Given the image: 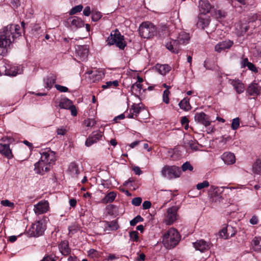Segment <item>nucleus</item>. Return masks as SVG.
Returning <instances> with one entry per match:
<instances>
[{
  "mask_svg": "<svg viewBox=\"0 0 261 261\" xmlns=\"http://www.w3.org/2000/svg\"><path fill=\"white\" fill-rule=\"evenodd\" d=\"M21 35V28L18 24H9L4 28L0 34V55L4 56L13 41Z\"/></svg>",
  "mask_w": 261,
  "mask_h": 261,
  "instance_id": "obj_1",
  "label": "nucleus"
},
{
  "mask_svg": "<svg viewBox=\"0 0 261 261\" xmlns=\"http://www.w3.org/2000/svg\"><path fill=\"white\" fill-rule=\"evenodd\" d=\"M171 41L167 43L166 48L171 52L178 54L179 51V45L186 44L189 43L190 39V34L181 31L178 33L176 39L171 38Z\"/></svg>",
  "mask_w": 261,
  "mask_h": 261,
  "instance_id": "obj_2",
  "label": "nucleus"
},
{
  "mask_svg": "<svg viewBox=\"0 0 261 261\" xmlns=\"http://www.w3.org/2000/svg\"><path fill=\"white\" fill-rule=\"evenodd\" d=\"M180 236L178 231L173 228L168 230L162 237V243L165 248L171 249L174 248L179 242Z\"/></svg>",
  "mask_w": 261,
  "mask_h": 261,
  "instance_id": "obj_3",
  "label": "nucleus"
},
{
  "mask_svg": "<svg viewBox=\"0 0 261 261\" xmlns=\"http://www.w3.org/2000/svg\"><path fill=\"white\" fill-rule=\"evenodd\" d=\"M156 28L149 21L142 22L139 28L140 36L143 38H150L156 34Z\"/></svg>",
  "mask_w": 261,
  "mask_h": 261,
  "instance_id": "obj_4",
  "label": "nucleus"
},
{
  "mask_svg": "<svg viewBox=\"0 0 261 261\" xmlns=\"http://www.w3.org/2000/svg\"><path fill=\"white\" fill-rule=\"evenodd\" d=\"M107 41L108 44L110 45L116 44L121 49H124L126 45L123 36L121 35L117 29L111 32Z\"/></svg>",
  "mask_w": 261,
  "mask_h": 261,
  "instance_id": "obj_5",
  "label": "nucleus"
},
{
  "mask_svg": "<svg viewBox=\"0 0 261 261\" xmlns=\"http://www.w3.org/2000/svg\"><path fill=\"white\" fill-rule=\"evenodd\" d=\"M161 173L164 177L172 179L179 177L181 171L178 166L166 165L163 167Z\"/></svg>",
  "mask_w": 261,
  "mask_h": 261,
  "instance_id": "obj_6",
  "label": "nucleus"
},
{
  "mask_svg": "<svg viewBox=\"0 0 261 261\" xmlns=\"http://www.w3.org/2000/svg\"><path fill=\"white\" fill-rule=\"evenodd\" d=\"M40 154L41 155L40 159L41 161L45 162L46 164H48L50 166L55 163L57 160L56 153L54 151L51 150L50 148H45L42 149Z\"/></svg>",
  "mask_w": 261,
  "mask_h": 261,
  "instance_id": "obj_7",
  "label": "nucleus"
},
{
  "mask_svg": "<svg viewBox=\"0 0 261 261\" xmlns=\"http://www.w3.org/2000/svg\"><path fill=\"white\" fill-rule=\"evenodd\" d=\"M45 226L41 221H38L33 224L28 230V233L31 237H39L43 233Z\"/></svg>",
  "mask_w": 261,
  "mask_h": 261,
  "instance_id": "obj_8",
  "label": "nucleus"
},
{
  "mask_svg": "<svg viewBox=\"0 0 261 261\" xmlns=\"http://www.w3.org/2000/svg\"><path fill=\"white\" fill-rule=\"evenodd\" d=\"M177 211L178 207L175 206H172L167 210L164 219V222L166 225H171L178 219Z\"/></svg>",
  "mask_w": 261,
  "mask_h": 261,
  "instance_id": "obj_9",
  "label": "nucleus"
},
{
  "mask_svg": "<svg viewBox=\"0 0 261 261\" xmlns=\"http://www.w3.org/2000/svg\"><path fill=\"white\" fill-rule=\"evenodd\" d=\"M65 25L72 30L84 27V22L80 17H68L65 21Z\"/></svg>",
  "mask_w": 261,
  "mask_h": 261,
  "instance_id": "obj_10",
  "label": "nucleus"
},
{
  "mask_svg": "<svg viewBox=\"0 0 261 261\" xmlns=\"http://www.w3.org/2000/svg\"><path fill=\"white\" fill-rule=\"evenodd\" d=\"M49 210V203L46 200L40 201L34 206V211L37 215L46 213Z\"/></svg>",
  "mask_w": 261,
  "mask_h": 261,
  "instance_id": "obj_11",
  "label": "nucleus"
},
{
  "mask_svg": "<svg viewBox=\"0 0 261 261\" xmlns=\"http://www.w3.org/2000/svg\"><path fill=\"white\" fill-rule=\"evenodd\" d=\"M34 171L36 173L44 175L45 173L48 172L50 169V166L48 164H46L45 162L41 161L40 159L34 165Z\"/></svg>",
  "mask_w": 261,
  "mask_h": 261,
  "instance_id": "obj_12",
  "label": "nucleus"
},
{
  "mask_svg": "<svg viewBox=\"0 0 261 261\" xmlns=\"http://www.w3.org/2000/svg\"><path fill=\"white\" fill-rule=\"evenodd\" d=\"M246 93L255 98L261 93V86L258 83L252 82L247 88Z\"/></svg>",
  "mask_w": 261,
  "mask_h": 261,
  "instance_id": "obj_13",
  "label": "nucleus"
},
{
  "mask_svg": "<svg viewBox=\"0 0 261 261\" xmlns=\"http://www.w3.org/2000/svg\"><path fill=\"white\" fill-rule=\"evenodd\" d=\"M88 53L89 48L87 45H78L75 47L76 56L82 61L87 60Z\"/></svg>",
  "mask_w": 261,
  "mask_h": 261,
  "instance_id": "obj_14",
  "label": "nucleus"
},
{
  "mask_svg": "<svg viewBox=\"0 0 261 261\" xmlns=\"http://www.w3.org/2000/svg\"><path fill=\"white\" fill-rule=\"evenodd\" d=\"M102 136V133L100 130L94 131L86 140L85 142L86 146L89 147L94 143H96L101 139Z\"/></svg>",
  "mask_w": 261,
  "mask_h": 261,
  "instance_id": "obj_15",
  "label": "nucleus"
},
{
  "mask_svg": "<svg viewBox=\"0 0 261 261\" xmlns=\"http://www.w3.org/2000/svg\"><path fill=\"white\" fill-rule=\"evenodd\" d=\"M195 120L205 127L210 125L211 121L210 117L203 112L197 113L194 116Z\"/></svg>",
  "mask_w": 261,
  "mask_h": 261,
  "instance_id": "obj_16",
  "label": "nucleus"
},
{
  "mask_svg": "<svg viewBox=\"0 0 261 261\" xmlns=\"http://www.w3.org/2000/svg\"><path fill=\"white\" fill-rule=\"evenodd\" d=\"M193 246L196 250L204 252L209 250L212 245L210 242H207L203 240H200L193 243Z\"/></svg>",
  "mask_w": 261,
  "mask_h": 261,
  "instance_id": "obj_17",
  "label": "nucleus"
},
{
  "mask_svg": "<svg viewBox=\"0 0 261 261\" xmlns=\"http://www.w3.org/2000/svg\"><path fill=\"white\" fill-rule=\"evenodd\" d=\"M228 83L232 85L236 92L240 94L245 91V86L242 82L239 79H229Z\"/></svg>",
  "mask_w": 261,
  "mask_h": 261,
  "instance_id": "obj_18",
  "label": "nucleus"
},
{
  "mask_svg": "<svg viewBox=\"0 0 261 261\" xmlns=\"http://www.w3.org/2000/svg\"><path fill=\"white\" fill-rule=\"evenodd\" d=\"M2 73L4 75H9V76H16L17 74L20 73V72L19 71V70L18 69L17 67H16L15 66H13L10 63V68L9 69V70L7 71V72H6V67L4 66H8V64L6 63H2Z\"/></svg>",
  "mask_w": 261,
  "mask_h": 261,
  "instance_id": "obj_19",
  "label": "nucleus"
},
{
  "mask_svg": "<svg viewBox=\"0 0 261 261\" xmlns=\"http://www.w3.org/2000/svg\"><path fill=\"white\" fill-rule=\"evenodd\" d=\"M233 43L230 40H225L217 44L215 46V50L218 53H221L226 49H229Z\"/></svg>",
  "mask_w": 261,
  "mask_h": 261,
  "instance_id": "obj_20",
  "label": "nucleus"
},
{
  "mask_svg": "<svg viewBox=\"0 0 261 261\" xmlns=\"http://www.w3.org/2000/svg\"><path fill=\"white\" fill-rule=\"evenodd\" d=\"M198 7L201 14L204 15L209 13L212 8L208 0H199Z\"/></svg>",
  "mask_w": 261,
  "mask_h": 261,
  "instance_id": "obj_21",
  "label": "nucleus"
},
{
  "mask_svg": "<svg viewBox=\"0 0 261 261\" xmlns=\"http://www.w3.org/2000/svg\"><path fill=\"white\" fill-rule=\"evenodd\" d=\"M67 173L72 177H76L80 173L78 165L75 162L71 163L68 168Z\"/></svg>",
  "mask_w": 261,
  "mask_h": 261,
  "instance_id": "obj_22",
  "label": "nucleus"
},
{
  "mask_svg": "<svg viewBox=\"0 0 261 261\" xmlns=\"http://www.w3.org/2000/svg\"><path fill=\"white\" fill-rule=\"evenodd\" d=\"M0 152L8 159H11L13 158V154L9 144L0 143Z\"/></svg>",
  "mask_w": 261,
  "mask_h": 261,
  "instance_id": "obj_23",
  "label": "nucleus"
},
{
  "mask_svg": "<svg viewBox=\"0 0 261 261\" xmlns=\"http://www.w3.org/2000/svg\"><path fill=\"white\" fill-rule=\"evenodd\" d=\"M59 249L61 254L64 256L69 255L70 253V249L67 241H62L59 245Z\"/></svg>",
  "mask_w": 261,
  "mask_h": 261,
  "instance_id": "obj_24",
  "label": "nucleus"
},
{
  "mask_svg": "<svg viewBox=\"0 0 261 261\" xmlns=\"http://www.w3.org/2000/svg\"><path fill=\"white\" fill-rule=\"evenodd\" d=\"M221 158L227 165H231L236 161L234 155L231 152H224L221 156Z\"/></svg>",
  "mask_w": 261,
  "mask_h": 261,
  "instance_id": "obj_25",
  "label": "nucleus"
},
{
  "mask_svg": "<svg viewBox=\"0 0 261 261\" xmlns=\"http://www.w3.org/2000/svg\"><path fill=\"white\" fill-rule=\"evenodd\" d=\"M103 227L105 230L112 231L116 230L118 229L119 225L117 222L115 220L109 221H103Z\"/></svg>",
  "mask_w": 261,
  "mask_h": 261,
  "instance_id": "obj_26",
  "label": "nucleus"
},
{
  "mask_svg": "<svg viewBox=\"0 0 261 261\" xmlns=\"http://www.w3.org/2000/svg\"><path fill=\"white\" fill-rule=\"evenodd\" d=\"M56 77L53 74L44 78L43 80L44 87L50 89L56 82Z\"/></svg>",
  "mask_w": 261,
  "mask_h": 261,
  "instance_id": "obj_27",
  "label": "nucleus"
},
{
  "mask_svg": "<svg viewBox=\"0 0 261 261\" xmlns=\"http://www.w3.org/2000/svg\"><path fill=\"white\" fill-rule=\"evenodd\" d=\"M117 196L115 192L111 191L108 192L103 198L101 200V202L105 204L111 203L113 202Z\"/></svg>",
  "mask_w": 261,
  "mask_h": 261,
  "instance_id": "obj_28",
  "label": "nucleus"
},
{
  "mask_svg": "<svg viewBox=\"0 0 261 261\" xmlns=\"http://www.w3.org/2000/svg\"><path fill=\"white\" fill-rule=\"evenodd\" d=\"M252 246L255 251L261 252V237H255L252 241Z\"/></svg>",
  "mask_w": 261,
  "mask_h": 261,
  "instance_id": "obj_29",
  "label": "nucleus"
},
{
  "mask_svg": "<svg viewBox=\"0 0 261 261\" xmlns=\"http://www.w3.org/2000/svg\"><path fill=\"white\" fill-rule=\"evenodd\" d=\"M180 108L185 111H188L191 109V106L190 104V99L184 98L178 104Z\"/></svg>",
  "mask_w": 261,
  "mask_h": 261,
  "instance_id": "obj_30",
  "label": "nucleus"
},
{
  "mask_svg": "<svg viewBox=\"0 0 261 261\" xmlns=\"http://www.w3.org/2000/svg\"><path fill=\"white\" fill-rule=\"evenodd\" d=\"M210 23V20L207 17H198L197 26L199 28L204 29Z\"/></svg>",
  "mask_w": 261,
  "mask_h": 261,
  "instance_id": "obj_31",
  "label": "nucleus"
},
{
  "mask_svg": "<svg viewBox=\"0 0 261 261\" xmlns=\"http://www.w3.org/2000/svg\"><path fill=\"white\" fill-rule=\"evenodd\" d=\"M142 89V87L141 84H140L139 83H135L131 86L130 90L133 94L138 96L139 94H141Z\"/></svg>",
  "mask_w": 261,
  "mask_h": 261,
  "instance_id": "obj_32",
  "label": "nucleus"
},
{
  "mask_svg": "<svg viewBox=\"0 0 261 261\" xmlns=\"http://www.w3.org/2000/svg\"><path fill=\"white\" fill-rule=\"evenodd\" d=\"M185 144H187L193 151H196L199 149L198 143L195 140H186Z\"/></svg>",
  "mask_w": 261,
  "mask_h": 261,
  "instance_id": "obj_33",
  "label": "nucleus"
},
{
  "mask_svg": "<svg viewBox=\"0 0 261 261\" xmlns=\"http://www.w3.org/2000/svg\"><path fill=\"white\" fill-rule=\"evenodd\" d=\"M171 67L167 64L160 65L158 66L159 72L162 75H165L171 70Z\"/></svg>",
  "mask_w": 261,
  "mask_h": 261,
  "instance_id": "obj_34",
  "label": "nucleus"
},
{
  "mask_svg": "<svg viewBox=\"0 0 261 261\" xmlns=\"http://www.w3.org/2000/svg\"><path fill=\"white\" fill-rule=\"evenodd\" d=\"M72 105V101L67 98L62 99L59 105L61 109H68Z\"/></svg>",
  "mask_w": 261,
  "mask_h": 261,
  "instance_id": "obj_35",
  "label": "nucleus"
},
{
  "mask_svg": "<svg viewBox=\"0 0 261 261\" xmlns=\"http://www.w3.org/2000/svg\"><path fill=\"white\" fill-rule=\"evenodd\" d=\"M219 188L215 186H212L208 190V196L210 199H211L215 198L216 196L220 194H218Z\"/></svg>",
  "mask_w": 261,
  "mask_h": 261,
  "instance_id": "obj_36",
  "label": "nucleus"
},
{
  "mask_svg": "<svg viewBox=\"0 0 261 261\" xmlns=\"http://www.w3.org/2000/svg\"><path fill=\"white\" fill-rule=\"evenodd\" d=\"M252 171L256 174H261V160H257L252 166Z\"/></svg>",
  "mask_w": 261,
  "mask_h": 261,
  "instance_id": "obj_37",
  "label": "nucleus"
},
{
  "mask_svg": "<svg viewBox=\"0 0 261 261\" xmlns=\"http://www.w3.org/2000/svg\"><path fill=\"white\" fill-rule=\"evenodd\" d=\"M232 229V226L228 225L225 227H224L220 232L219 236L221 238H223L224 239H228V237H227V230H230Z\"/></svg>",
  "mask_w": 261,
  "mask_h": 261,
  "instance_id": "obj_38",
  "label": "nucleus"
},
{
  "mask_svg": "<svg viewBox=\"0 0 261 261\" xmlns=\"http://www.w3.org/2000/svg\"><path fill=\"white\" fill-rule=\"evenodd\" d=\"M141 109V107L140 106V104H133L130 109V112H133V113L135 114V117H137L138 115L139 114L140 110Z\"/></svg>",
  "mask_w": 261,
  "mask_h": 261,
  "instance_id": "obj_39",
  "label": "nucleus"
},
{
  "mask_svg": "<svg viewBox=\"0 0 261 261\" xmlns=\"http://www.w3.org/2000/svg\"><path fill=\"white\" fill-rule=\"evenodd\" d=\"M118 85L119 83L117 80L109 81L106 82L105 85H102V88L103 89H107L111 87H116L118 86Z\"/></svg>",
  "mask_w": 261,
  "mask_h": 261,
  "instance_id": "obj_40",
  "label": "nucleus"
},
{
  "mask_svg": "<svg viewBox=\"0 0 261 261\" xmlns=\"http://www.w3.org/2000/svg\"><path fill=\"white\" fill-rule=\"evenodd\" d=\"M83 6L79 5L72 8L69 12L70 15L76 14L78 12H80L83 9Z\"/></svg>",
  "mask_w": 261,
  "mask_h": 261,
  "instance_id": "obj_41",
  "label": "nucleus"
},
{
  "mask_svg": "<svg viewBox=\"0 0 261 261\" xmlns=\"http://www.w3.org/2000/svg\"><path fill=\"white\" fill-rule=\"evenodd\" d=\"M170 92L169 90L168 89H166L164 91L163 93V101L165 102L166 104H168L169 103V96Z\"/></svg>",
  "mask_w": 261,
  "mask_h": 261,
  "instance_id": "obj_42",
  "label": "nucleus"
},
{
  "mask_svg": "<svg viewBox=\"0 0 261 261\" xmlns=\"http://www.w3.org/2000/svg\"><path fill=\"white\" fill-rule=\"evenodd\" d=\"M240 126L239 118L237 117L232 119L231 127L233 130L237 129Z\"/></svg>",
  "mask_w": 261,
  "mask_h": 261,
  "instance_id": "obj_43",
  "label": "nucleus"
},
{
  "mask_svg": "<svg viewBox=\"0 0 261 261\" xmlns=\"http://www.w3.org/2000/svg\"><path fill=\"white\" fill-rule=\"evenodd\" d=\"M181 170L184 172L187 170L192 171L193 170V167L189 162H186L182 165Z\"/></svg>",
  "mask_w": 261,
  "mask_h": 261,
  "instance_id": "obj_44",
  "label": "nucleus"
},
{
  "mask_svg": "<svg viewBox=\"0 0 261 261\" xmlns=\"http://www.w3.org/2000/svg\"><path fill=\"white\" fill-rule=\"evenodd\" d=\"M130 240L134 242H137L139 240L138 232L137 231H132L129 232Z\"/></svg>",
  "mask_w": 261,
  "mask_h": 261,
  "instance_id": "obj_45",
  "label": "nucleus"
},
{
  "mask_svg": "<svg viewBox=\"0 0 261 261\" xmlns=\"http://www.w3.org/2000/svg\"><path fill=\"white\" fill-rule=\"evenodd\" d=\"M143 221V218L141 216L138 215L130 221V225L131 226H135L138 222H142Z\"/></svg>",
  "mask_w": 261,
  "mask_h": 261,
  "instance_id": "obj_46",
  "label": "nucleus"
},
{
  "mask_svg": "<svg viewBox=\"0 0 261 261\" xmlns=\"http://www.w3.org/2000/svg\"><path fill=\"white\" fill-rule=\"evenodd\" d=\"M87 73L88 74H91L93 77H95V79L94 80V81L96 80H99L101 78V74L99 73V72H97V71H93L90 70L87 71Z\"/></svg>",
  "mask_w": 261,
  "mask_h": 261,
  "instance_id": "obj_47",
  "label": "nucleus"
},
{
  "mask_svg": "<svg viewBox=\"0 0 261 261\" xmlns=\"http://www.w3.org/2000/svg\"><path fill=\"white\" fill-rule=\"evenodd\" d=\"M209 186V182L207 180L203 181L202 182L198 183L196 185V188L198 190H200L203 188H207Z\"/></svg>",
  "mask_w": 261,
  "mask_h": 261,
  "instance_id": "obj_48",
  "label": "nucleus"
},
{
  "mask_svg": "<svg viewBox=\"0 0 261 261\" xmlns=\"http://www.w3.org/2000/svg\"><path fill=\"white\" fill-rule=\"evenodd\" d=\"M1 203L3 206H8L11 208H13L14 206L13 202H11L7 199L2 200Z\"/></svg>",
  "mask_w": 261,
  "mask_h": 261,
  "instance_id": "obj_49",
  "label": "nucleus"
},
{
  "mask_svg": "<svg viewBox=\"0 0 261 261\" xmlns=\"http://www.w3.org/2000/svg\"><path fill=\"white\" fill-rule=\"evenodd\" d=\"M88 255L91 257L94 258L98 257L99 255L97 250L94 249H91L88 251Z\"/></svg>",
  "mask_w": 261,
  "mask_h": 261,
  "instance_id": "obj_50",
  "label": "nucleus"
},
{
  "mask_svg": "<svg viewBox=\"0 0 261 261\" xmlns=\"http://www.w3.org/2000/svg\"><path fill=\"white\" fill-rule=\"evenodd\" d=\"M3 62L7 63V64H8V66H6V65L4 66L5 67H6V72H7V71H8L9 70V69L10 68V61H8V60H1L0 61L1 75L3 74L2 73V63H3Z\"/></svg>",
  "mask_w": 261,
  "mask_h": 261,
  "instance_id": "obj_51",
  "label": "nucleus"
},
{
  "mask_svg": "<svg viewBox=\"0 0 261 261\" xmlns=\"http://www.w3.org/2000/svg\"><path fill=\"white\" fill-rule=\"evenodd\" d=\"M85 124L87 127H92L96 124V121L94 119H88L85 120Z\"/></svg>",
  "mask_w": 261,
  "mask_h": 261,
  "instance_id": "obj_52",
  "label": "nucleus"
},
{
  "mask_svg": "<svg viewBox=\"0 0 261 261\" xmlns=\"http://www.w3.org/2000/svg\"><path fill=\"white\" fill-rule=\"evenodd\" d=\"M142 199L141 197H136L132 199V203L133 205L138 206L140 205L141 202H142Z\"/></svg>",
  "mask_w": 261,
  "mask_h": 261,
  "instance_id": "obj_53",
  "label": "nucleus"
},
{
  "mask_svg": "<svg viewBox=\"0 0 261 261\" xmlns=\"http://www.w3.org/2000/svg\"><path fill=\"white\" fill-rule=\"evenodd\" d=\"M55 87L58 90L61 92H66L68 91V88L66 87L61 86L60 85L56 84L55 85Z\"/></svg>",
  "mask_w": 261,
  "mask_h": 261,
  "instance_id": "obj_54",
  "label": "nucleus"
},
{
  "mask_svg": "<svg viewBox=\"0 0 261 261\" xmlns=\"http://www.w3.org/2000/svg\"><path fill=\"white\" fill-rule=\"evenodd\" d=\"M248 68L251 70L252 72L254 73H257L258 72V69L256 67V66L252 63L249 64V65L247 66Z\"/></svg>",
  "mask_w": 261,
  "mask_h": 261,
  "instance_id": "obj_55",
  "label": "nucleus"
},
{
  "mask_svg": "<svg viewBox=\"0 0 261 261\" xmlns=\"http://www.w3.org/2000/svg\"><path fill=\"white\" fill-rule=\"evenodd\" d=\"M66 132V129L63 126L60 128H58L57 130V133L59 135H65Z\"/></svg>",
  "mask_w": 261,
  "mask_h": 261,
  "instance_id": "obj_56",
  "label": "nucleus"
},
{
  "mask_svg": "<svg viewBox=\"0 0 261 261\" xmlns=\"http://www.w3.org/2000/svg\"><path fill=\"white\" fill-rule=\"evenodd\" d=\"M68 109L70 110L71 114L73 116L77 115V110L76 107L74 105H72Z\"/></svg>",
  "mask_w": 261,
  "mask_h": 261,
  "instance_id": "obj_57",
  "label": "nucleus"
},
{
  "mask_svg": "<svg viewBox=\"0 0 261 261\" xmlns=\"http://www.w3.org/2000/svg\"><path fill=\"white\" fill-rule=\"evenodd\" d=\"M91 12L92 11L89 6L86 7L83 11V14L85 16H88L90 14H91Z\"/></svg>",
  "mask_w": 261,
  "mask_h": 261,
  "instance_id": "obj_58",
  "label": "nucleus"
},
{
  "mask_svg": "<svg viewBox=\"0 0 261 261\" xmlns=\"http://www.w3.org/2000/svg\"><path fill=\"white\" fill-rule=\"evenodd\" d=\"M236 230L234 228L232 227V229L230 230H227V237L228 238H231L234 236L236 234Z\"/></svg>",
  "mask_w": 261,
  "mask_h": 261,
  "instance_id": "obj_59",
  "label": "nucleus"
},
{
  "mask_svg": "<svg viewBox=\"0 0 261 261\" xmlns=\"http://www.w3.org/2000/svg\"><path fill=\"white\" fill-rule=\"evenodd\" d=\"M151 203L149 201H145L142 204L143 208L147 210L150 207Z\"/></svg>",
  "mask_w": 261,
  "mask_h": 261,
  "instance_id": "obj_60",
  "label": "nucleus"
},
{
  "mask_svg": "<svg viewBox=\"0 0 261 261\" xmlns=\"http://www.w3.org/2000/svg\"><path fill=\"white\" fill-rule=\"evenodd\" d=\"M251 62H249L248 61V60L247 58H244L241 61V67L242 68H244L246 66H247L249 64H250Z\"/></svg>",
  "mask_w": 261,
  "mask_h": 261,
  "instance_id": "obj_61",
  "label": "nucleus"
},
{
  "mask_svg": "<svg viewBox=\"0 0 261 261\" xmlns=\"http://www.w3.org/2000/svg\"><path fill=\"white\" fill-rule=\"evenodd\" d=\"M258 218L255 216H252V218L250 220V223L253 225L257 224L258 223Z\"/></svg>",
  "mask_w": 261,
  "mask_h": 261,
  "instance_id": "obj_62",
  "label": "nucleus"
},
{
  "mask_svg": "<svg viewBox=\"0 0 261 261\" xmlns=\"http://www.w3.org/2000/svg\"><path fill=\"white\" fill-rule=\"evenodd\" d=\"M212 202H220L222 200V196L219 195L218 196H216L215 198H213L210 199Z\"/></svg>",
  "mask_w": 261,
  "mask_h": 261,
  "instance_id": "obj_63",
  "label": "nucleus"
},
{
  "mask_svg": "<svg viewBox=\"0 0 261 261\" xmlns=\"http://www.w3.org/2000/svg\"><path fill=\"white\" fill-rule=\"evenodd\" d=\"M91 14L92 16H94L95 15L97 16H101V13L95 9H92Z\"/></svg>",
  "mask_w": 261,
  "mask_h": 261,
  "instance_id": "obj_64",
  "label": "nucleus"
}]
</instances>
